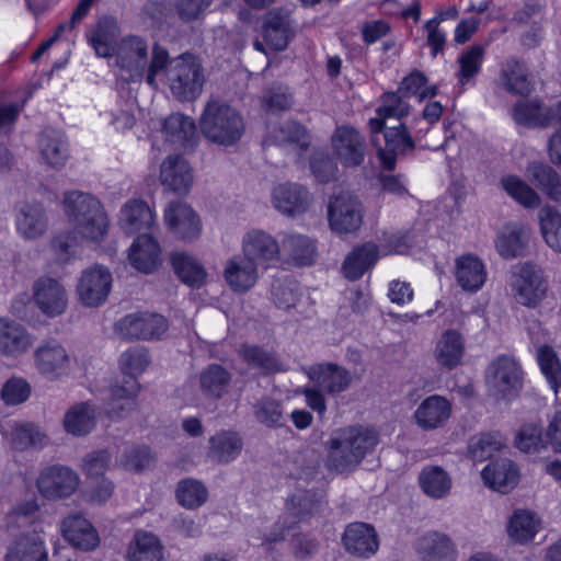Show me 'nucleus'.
<instances>
[{
  "instance_id": "1",
  "label": "nucleus",
  "mask_w": 561,
  "mask_h": 561,
  "mask_svg": "<svg viewBox=\"0 0 561 561\" xmlns=\"http://www.w3.org/2000/svg\"><path fill=\"white\" fill-rule=\"evenodd\" d=\"M163 75L172 95L181 101H194L203 92L204 69L192 54H182L171 58L167 48L154 43L150 50V65L146 82L157 88V78Z\"/></svg>"
},
{
  "instance_id": "2",
  "label": "nucleus",
  "mask_w": 561,
  "mask_h": 561,
  "mask_svg": "<svg viewBox=\"0 0 561 561\" xmlns=\"http://www.w3.org/2000/svg\"><path fill=\"white\" fill-rule=\"evenodd\" d=\"M378 443V434L373 428L350 426L340 430L325 443V466L337 473L351 472Z\"/></svg>"
},
{
  "instance_id": "3",
  "label": "nucleus",
  "mask_w": 561,
  "mask_h": 561,
  "mask_svg": "<svg viewBox=\"0 0 561 561\" xmlns=\"http://www.w3.org/2000/svg\"><path fill=\"white\" fill-rule=\"evenodd\" d=\"M65 213L80 239L100 242L108 230V219L100 201L89 193L71 191L64 196Z\"/></svg>"
},
{
  "instance_id": "4",
  "label": "nucleus",
  "mask_w": 561,
  "mask_h": 561,
  "mask_svg": "<svg viewBox=\"0 0 561 561\" xmlns=\"http://www.w3.org/2000/svg\"><path fill=\"white\" fill-rule=\"evenodd\" d=\"M199 127L209 142L221 147L236 146L245 131L242 115L220 100H209L206 103L199 118Z\"/></svg>"
},
{
  "instance_id": "5",
  "label": "nucleus",
  "mask_w": 561,
  "mask_h": 561,
  "mask_svg": "<svg viewBox=\"0 0 561 561\" xmlns=\"http://www.w3.org/2000/svg\"><path fill=\"white\" fill-rule=\"evenodd\" d=\"M115 65L119 68L121 77L125 81H141L146 79L149 65V47L145 38L137 35L123 37L116 44Z\"/></svg>"
},
{
  "instance_id": "6",
  "label": "nucleus",
  "mask_w": 561,
  "mask_h": 561,
  "mask_svg": "<svg viewBox=\"0 0 561 561\" xmlns=\"http://www.w3.org/2000/svg\"><path fill=\"white\" fill-rule=\"evenodd\" d=\"M330 228L339 234L355 232L363 222V205L350 192H340L328 205Z\"/></svg>"
},
{
  "instance_id": "7",
  "label": "nucleus",
  "mask_w": 561,
  "mask_h": 561,
  "mask_svg": "<svg viewBox=\"0 0 561 561\" xmlns=\"http://www.w3.org/2000/svg\"><path fill=\"white\" fill-rule=\"evenodd\" d=\"M164 317L150 312L129 313L115 323V333L127 341L160 339L168 330Z\"/></svg>"
},
{
  "instance_id": "8",
  "label": "nucleus",
  "mask_w": 561,
  "mask_h": 561,
  "mask_svg": "<svg viewBox=\"0 0 561 561\" xmlns=\"http://www.w3.org/2000/svg\"><path fill=\"white\" fill-rule=\"evenodd\" d=\"M511 286L515 300L526 307H536L548 289L542 272L531 264H524L512 275Z\"/></svg>"
},
{
  "instance_id": "9",
  "label": "nucleus",
  "mask_w": 561,
  "mask_h": 561,
  "mask_svg": "<svg viewBox=\"0 0 561 561\" xmlns=\"http://www.w3.org/2000/svg\"><path fill=\"white\" fill-rule=\"evenodd\" d=\"M80 483L78 473L69 467L54 465L45 468L37 478L39 493L48 500L71 496Z\"/></svg>"
},
{
  "instance_id": "10",
  "label": "nucleus",
  "mask_w": 561,
  "mask_h": 561,
  "mask_svg": "<svg viewBox=\"0 0 561 561\" xmlns=\"http://www.w3.org/2000/svg\"><path fill=\"white\" fill-rule=\"evenodd\" d=\"M112 288V274L102 265L84 270L77 283L79 301L85 307H99L105 302Z\"/></svg>"
},
{
  "instance_id": "11",
  "label": "nucleus",
  "mask_w": 561,
  "mask_h": 561,
  "mask_svg": "<svg viewBox=\"0 0 561 561\" xmlns=\"http://www.w3.org/2000/svg\"><path fill=\"white\" fill-rule=\"evenodd\" d=\"M32 298L37 309L48 318L59 317L68 308V293L65 286L53 277L37 278L32 287Z\"/></svg>"
},
{
  "instance_id": "12",
  "label": "nucleus",
  "mask_w": 561,
  "mask_h": 561,
  "mask_svg": "<svg viewBox=\"0 0 561 561\" xmlns=\"http://www.w3.org/2000/svg\"><path fill=\"white\" fill-rule=\"evenodd\" d=\"M331 144L337 160L345 168L359 167L365 159L366 142L360 133L350 125L336 127Z\"/></svg>"
},
{
  "instance_id": "13",
  "label": "nucleus",
  "mask_w": 561,
  "mask_h": 561,
  "mask_svg": "<svg viewBox=\"0 0 561 561\" xmlns=\"http://www.w3.org/2000/svg\"><path fill=\"white\" fill-rule=\"evenodd\" d=\"M164 221L172 234L185 242L197 240L202 233L199 216L183 202L168 204L164 209Z\"/></svg>"
},
{
  "instance_id": "14",
  "label": "nucleus",
  "mask_w": 561,
  "mask_h": 561,
  "mask_svg": "<svg viewBox=\"0 0 561 561\" xmlns=\"http://www.w3.org/2000/svg\"><path fill=\"white\" fill-rule=\"evenodd\" d=\"M33 357L38 374L50 381L60 379L70 369L69 354L61 344L55 341L39 345L34 351Z\"/></svg>"
},
{
  "instance_id": "15",
  "label": "nucleus",
  "mask_w": 561,
  "mask_h": 561,
  "mask_svg": "<svg viewBox=\"0 0 561 561\" xmlns=\"http://www.w3.org/2000/svg\"><path fill=\"white\" fill-rule=\"evenodd\" d=\"M242 254L257 266H268L279 259L280 247L270 233L253 229L242 238Z\"/></svg>"
},
{
  "instance_id": "16",
  "label": "nucleus",
  "mask_w": 561,
  "mask_h": 561,
  "mask_svg": "<svg viewBox=\"0 0 561 561\" xmlns=\"http://www.w3.org/2000/svg\"><path fill=\"white\" fill-rule=\"evenodd\" d=\"M486 381L502 397L517 391L522 386V371L517 362L508 356H500L486 369Z\"/></svg>"
},
{
  "instance_id": "17",
  "label": "nucleus",
  "mask_w": 561,
  "mask_h": 561,
  "mask_svg": "<svg viewBox=\"0 0 561 561\" xmlns=\"http://www.w3.org/2000/svg\"><path fill=\"white\" fill-rule=\"evenodd\" d=\"M385 146L379 147L378 157L382 167L387 170H393L398 156H404L415 148L414 139L409 133L407 126L399 123L394 126L386 125L382 129Z\"/></svg>"
},
{
  "instance_id": "18",
  "label": "nucleus",
  "mask_w": 561,
  "mask_h": 561,
  "mask_svg": "<svg viewBox=\"0 0 561 561\" xmlns=\"http://www.w3.org/2000/svg\"><path fill=\"white\" fill-rule=\"evenodd\" d=\"M311 199L309 191L297 183L279 184L272 194L274 207L283 215L290 217L306 213Z\"/></svg>"
},
{
  "instance_id": "19",
  "label": "nucleus",
  "mask_w": 561,
  "mask_h": 561,
  "mask_svg": "<svg viewBox=\"0 0 561 561\" xmlns=\"http://www.w3.org/2000/svg\"><path fill=\"white\" fill-rule=\"evenodd\" d=\"M451 415V403L439 394L425 398L415 409L413 420L424 431L443 427Z\"/></svg>"
},
{
  "instance_id": "20",
  "label": "nucleus",
  "mask_w": 561,
  "mask_h": 561,
  "mask_svg": "<svg viewBox=\"0 0 561 561\" xmlns=\"http://www.w3.org/2000/svg\"><path fill=\"white\" fill-rule=\"evenodd\" d=\"M342 541L345 550L356 557L369 558L379 548L375 528L362 522L350 524L344 530Z\"/></svg>"
},
{
  "instance_id": "21",
  "label": "nucleus",
  "mask_w": 561,
  "mask_h": 561,
  "mask_svg": "<svg viewBox=\"0 0 561 561\" xmlns=\"http://www.w3.org/2000/svg\"><path fill=\"white\" fill-rule=\"evenodd\" d=\"M33 337L25 327L14 320L0 318V355L18 358L27 353Z\"/></svg>"
},
{
  "instance_id": "22",
  "label": "nucleus",
  "mask_w": 561,
  "mask_h": 561,
  "mask_svg": "<svg viewBox=\"0 0 561 561\" xmlns=\"http://www.w3.org/2000/svg\"><path fill=\"white\" fill-rule=\"evenodd\" d=\"M454 275L457 285L466 293L479 291L488 278L486 266L474 254H463L455 260Z\"/></svg>"
},
{
  "instance_id": "23",
  "label": "nucleus",
  "mask_w": 561,
  "mask_h": 561,
  "mask_svg": "<svg viewBox=\"0 0 561 561\" xmlns=\"http://www.w3.org/2000/svg\"><path fill=\"white\" fill-rule=\"evenodd\" d=\"M15 226L25 240H36L48 230V218L39 204L21 203L15 208Z\"/></svg>"
},
{
  "instance_id": "24",
  "label": "nucleus",
  "mask_w": 561,
  "mask_h": 561,
  "mask_svg": "<svg viewBox=\"0 0 561 561\" xmlns=\"http://www.w3.org/2000/svg\"><path fill=\"white\" fill-rule=\"evenodd\" d=\"M465 353L463 335L456 329H448L437 340L433 356L439 368L453 370L461 365Z\"/></svg>"
},
{
  "instance_id": "25",
  "label": "nucleus",
  "mask_w": 561,
  "mask_h": 561,
  "mask_svg": "<svg viewBox=\"0 0 561 561\" xmlns=\"http://www.w3.org/2000/svg\"><path fill=\"white\" fill-rule=\"evenodd\" d=\"M404 95L399 91L387 92L381 96V104L376 110V117L368 121L371 141L375 142V136L382 131L388 119L397 118L398 121L408 116L410 113V104L404 100Z\"/></svg>"
},
{
  "instance_id": "26",
  "label": "nucleus",
  "mask_w": 561,
  "mask_h": 561,
  "mask_svg": "<svg viewBox=\"0 0 561 561\" xmlns=\"http://www.w3.org/2000/svg\"><path fill=\"white\" fill-rule=\"evenodd\" d=\"M5 561H48L47 550L41 534L32 529L16 536L9 547Z\"/></svg>"
},
{
  "instance_id": "27",
  "label": "nucleus",
  "mask_w": 561,
  "mask_h": 561,
  "mask_svg": "<svg viewBox=\"0 0 561 561\" xmlns=\"http://www.w3.org/2000/svg\"><path fill=\"white\" fill-rule=\"evenodd\" d=\"M61 531L65 539L78 549L89 551L99 546L100 539L95 528L79 513L62 520Z\"/></svg>"
},
{
  "instance_id": "28",
  "label": "nucleus",
  "mask_w": 561,
  "mask_h": 561,
  "mask_svg": "<svg viewBox=\"0 0 561 561\" xmlns=\"http://www.w3.org/2000/svg\"><path fill=\"white\" fill-rule=\"evenodd\" d=\"M160 180L168 190L185 194L193 184L192 169L181 156H169L161 164Z\"/></svg>"
},
{
  "instance_id": "29",
  "label": "nucleus",
  "mask_w": 561,
  "mask_h": 561,
  "mask_svg": "<svg viewBox=\"0 0 561 561\" xmlns=\"http://www.w3.org/2000/svg\"><path fill=\"white\" fill-rule=\"evenodd\" d=\"M257 268L259 266L243 254L234 255L227 261L224 277L233 291L245 293L255 285Z\"/></svg>"
},
{
  "instance_id": "30",
  "label": "nucleus",
  "mask_w": 561,
  "mask_h": 561,
  "mask_svg": "<svg viewBox=\"0 0 561 561\" xmlns=\"http://www.w3.org/2000/svg\"><path fill=\"white\" fill-rule=\"evenodd\" d=\"M243 440L234 431H220L208 440L207 458L218 465H227L241 454Z\"/></svg>"
},
{
  "instance_id": "31",
  "label": "nucleus",
  "mask_w": 561,
  "mask_h": 561,
  "mask_svg": "<svg viewBox=\"0 0 561 561\" xmlns=\"http://www.w3.org/2000/svg\"><path fill=\"white\" fill-rule=\"evenodd\" d=\"M419 554L424 561H455L457 548L451 539L442 533L430 531L416 542Z\"/></svg>"
},
{
  "instance_id": "32",
  "label": "nucleus",
  "mask_w": 561,
  "mask_h": 561,
  "mask_svg": "<svg viewBox=\"0 0 561 561\" xmlns=\"http://www.w3.org/2000/svg\"><path fill=\"white\" fill-rule=\"evenodd\" d=\"M293 36V23L288 13L271 11L266 14L263 24V37L265 44L272 50L285 49Z\"/></svg>"
},
{
  "instance_id": "33",
  "label": "nucleus",
  "mask_w": 561,
  "mask_h": 561,
  "mask_svg": "<svg viewBox=\"0 0 561 561\" xmlns=\"http://www.w3.org/2000/svg\"><path fill=\"white\" fill-rule=\"evenodd\" d=\"M140 385L134 378L123 379L122 385L111 387V399L107 403V414L112 419H123L137 408L136 398Z\"/></svg>"
},
{
  "instance_id": "34",
  "label": "nucleus",
  "mask_w": 561,
  "mask_h": 561,
  "mask_svg": "<svg viewBox=\"0 0 561 561\" xmlns=\"http://www.w3.org/2000/svg\"><path fill=\"white\" fill-rule=\"evenodd\" d=\"M481 476L485 485L501 493H507L517 485L519 471L511 459L503 458L489 463Z\"/></svg>"
},
{
  "instance_id": "35",
  "label": "nucleus",
  "mask_w": 561,
  "mask_h": 561,
  "mask_svg": "<svg viewBox=\"0 0 561 561\" xmlns=\"http://www.w3.org/2000/svg\"><path fill=\"white\" fill-rule=\"evenodd\" d=\"M128 261L133 267L151 273L160 264V247L147 232L137 237L129 248Z\"/></svg>"
},
{
  "instance_id": "36",
  "label": "nucleus",
  "mask_w": 561,
  "mask_h": 561,
  "mask_svg": "<svg viewBox=\"0 0 561 561\" xmlns=\"http://www.w3.org/2000/svg\"><path fill=\"white\" fill-rule=\"evenodd\" d=\"M309 376L320 390L330 394L345 391L352 382L351 373L336 364L312 367Z\"/></svg>"
},
{
  "instance_id": "37",
  "label": "nucleus",
  "mask_w": 561,
  "mask_h": 561,
  "mask_svg": "<svg viewBox=\"0 0 561 561\" xmlns=\"http://www.w3.org/2000/svg\"><path fill=\"white\" fill-rule=\"evenodd\" d=\"M162 133L167 141L178 147L192 148L197 140L194 121L181 113H173L163 121Z\"/></svg>"
},
{
  "instance_id": "38",
  "label": "nucleus",
  "mask_w": 561,
  "mask_h": 561,
  "mask_svg": "<svg viewBox=\"0 0 561 561\" xmlns=\"http://www.w3.org/2000/svg\"><path fill=\"white\" fill-rule=\"evenodd\" d=\"M152 222V211L142 201H129L121 210L119 225L127 234H141L146 232V230L150 229Z\"/></svg>"
},
{
  "instance_id": "39",
  "label": "nucleus",
  "mask_w": 561,
  "mask_h": 561,
  "mask_svg": "<svg viewBox=\"0 0 561 561\" xmlns=\"http://www.w3.org/2000/svg\"><path fill=\"white\" fill-rule=\"evenodd\" d=\"M163 546L152 533L138 530L128 543L127 561H162Z\"/></svg>"
},
{
  "instance_id": "40",
  "label": "nucleus",
  "mask_w": 561,
  "mask_h": 561,
  "mask_svg": "<svg viewBox=\"0 0 561 561\" xmlns=\"http://www.w3.org/2000/svg\"><path fill=\"white\" fill-rule=\"evenodd\" d=\"M379 257V248L373 242L356 247L343 263V274L351 280H356L373 267Z\"/></svg>"
},
{
  "instance_id": "41",
  "label": "nucleus",
  "mask_w": 561,
  "mask_h": 561,
  "mask_svg": "<svg viewBox=\"0 0 561 561\" xmlns=\"http://www.w3.org/2000/svg\"><path fill=\"white\" fill-rule=\"evenodd\" d=\"M280 251L287 256L288 262L296 266L312 264L317 255L313 241L309 237L299 233L285 234Z\"/></svg>"
},
{
  "instance_id": "42",
  "label": "nucleus",
  "mask_w": 561,
  "mask_h": 561,
  "mask_svg": "<svg viewBox=\"0 0 561 561\" xmlns=\"http://www.w3.org/2000/svg\"><path fill=\"white\" fill-rule=\"evenodd\" d=\"M238 353L250 368L256 369L264 375L286 370L284 364L274 352L259 345L244 344L239 348Z\"/></svg>"
},
{
  "instance_id": "43",
  "label": "nucleus",
  "mask_w": 561,
  "mask_h": 561,
  "mask_svg": "<svg viewBox=\"0 0 561 561\" xmlns=\"http://www.w3.org/2000/svg\"><path fill=\"white\" fill-rule=\"evenodd\" d=\"M264 142L280 147L296 146L299 149H307L310 145V136L305 126L298 122L288 121L274 127Z\"/></svg>"
},
{
  "instance_id": "44",
  "label": "nucleus",
  "mask_w": 561,
  "mask_h": 561,
  "mask_svg": "<svg viewBox=\"0 0 561 561\" xmlns=\"http://www.w3.org/2000/svg\"><path fill=\"white\" fill-rule=\"evenodd\" d=\"M232 374L219 364H210L199 374V387L203 393L213 399H220L228 393Z\"/></svg>"
},
{
  "instance_id": "45",
  "label": "nucleus",
  "mask_w": 561,
  "mask_h": 561,
  "mask_svg": "<svg viewBox=\"0 0 561 561\" xmlns=\"http://www.w3.org/2000/svg\"><path fill=\"white\" fill-rule=\"evenodd\" d=\"M39 150L43 159L53 168H61L68 160V144L64 133L45 129L39 139Z\"/></svg>"
},
{
  "instance_id": "46",
  "label": "nucleus",
  "mask_w": 561,
  "mask_h": 561,
  "mask_svg": "<svg viewBox=\"0 0 561 561\" xmlns=\"http://www.w3.org/2000/svg\"><path fill=\"white\" fill-rule=\"evenodd\" d=\"M96 408L90 402L71 407L65 414L64 426L73 436H84L95 426Z\"/></svg>"
},
{
  "instance_id": "47",
  "label": "nucleus",
  "mask_w": 561,
  "mask_h": 561,
  "mask_svg": "<svg viewBox=\"0 0 561 561\" xmlns=\"http://www.w3.org/2000/svg\"><path fill=\"white\" fill-rule=\"evenodd\" d=\"M550 107H543L535 100H520L513 107L514 121L529 128L551 126Z\"/></svg>"
},
{
  "instance_id": "48",
  "label": "nucleus",
  "mask_w": 561,
  "mask_h": 561,
  "mask_svg": "<svg viewBox=\"0 0 561 561\" xmlns=\"http://www.w3.org/2000/svg\"><path fill=\"white\" fill-rule=\"evenodd\" d=\"M527 230L516 224L505 226L495 240L499 254L504 259L520 256L528 242Z\"/></svg>"
},
{
  "instance_id": "49",
  "label": "nucleus",
  "mask_w": 561,
  "mask_h": 561,
  "mask_svg": "<svg viewBox=\"0 0 561 561\" xmlns=\"http://www.w3.org/2000/svg\"><path fill=\"white\" fill-rule=\"evenodd\" d=\"M540 527V519L534 512L517 510L508 520L507 533L515 542L527 543L534 539Z\"/></svg>"
},
{
  "instance_id": "50",
  "label": "nucleus",
  "mask_w": 561,
  "mask_h": 561,
  "mask_svg": "<svg viewBox=\"0 0 561 561\" xmlns=\"http://www.w3.org/2000/svg\"><path fill=\"white\" fill-rule=\"evenodd\" d=\"M422 491L432 499H443L451 490L450 476L439 466H426L419 474Z\"/></svg>"
},
{
  "instance_id": "51",
  "label": "nucleus",
  "mask_w": 561,
  "mask_h": 561,
  "mask_svg": "<svg viewBox=\"0 0 561 561\" xmlns=\"http://www.w3.org/2000/svg\"><path fill=\"white\" fill-rule=\"evenodd\" d=\"M172 266L179 278L191 287H201L206 279L203 265L186 252H174L171 255Z\"/></svg>"
},
{
  "instance_id": "52",
  "label": "nucleus",
  "mask_w": 561,
  "mask_h": 561,
  "mask_svg": "<svg viewBox=\"0 0 561 561\" xmlns=\"http://www.w3.org/2000/svg\"><path fill=\"white\" fill-rule=\"evenodd\" d=\"M528 178L551 199L561 203V178L550 165L534 162L527 168Z\"/></svg>"
},
{
  "instance_id": "53",
  "label": "nucleus",
  "mask_w": 561,
  "mask_h": 561,
  "mask_svg": "<svg viewBox=\"0 0 561 561\" xmlns=\"http://www.w3.org/2000/svg\"><path fill=\"white\" fill-rule=\"evenodd\" d=\"M117 26L113 20L98 22L89 35V42L100 57H112L116 48Z\"/></svg>"
},
{
  "instance_id": "54",
  "label": "nucleus",
  "mask_w": 561,
  "mask_h": 561,
  "mask_svg": "<svg viewBox=\"0 0 561 561\" xmlns=\"http://www.w3.org/2000/svg\"><path fill=\"white\" fill-rule=\"evenodd\" d=\"M500 79L504 88L511 93L524 95L530 92L531 87L527 69L524 64L514 58L502 65Z\"/></svg>"
},
{
  "instance_id": "55",
  "label": "nucleus",
  "mask_w": 561,
  "mask_h": 561,
  "mask_svg": "<svg viewBox=\"0 0 561 561\" xmlns=\"http://www.w3.org/2000/svg\"><path fill=\"white\" fill-rule=\"evenodd\" d=\"M175 495L180 505L193 510L207 501L208 491L201 481L186 478L178 483Z\"/></svg>"
},
{
  "instance_id": "56",
  "label": "nucleus",
  "mask_w": 561,
  "mask_h": 561,
  "mask_svg": "<svg viewBox=\"0 0 561 561\" xmlns=\"http://www.w3.org/2000/svg\"><path fill=\"white\" fill-rule=\"evenodd\" d=\"M253 415L257 423L268 428L282 427L286 417L282 403L271 398H262L253 404Z\"/></svg>"
},
{
  "instance_id": "57",
  "label": "nucleus",
  "mask_w": 561,
  "mask_h": 561,
  "mask_svg": "<svg viewBox=\"0 0 561 561\" xmlns=\"http://www.w3.org/2000/svg\"><path fill=\"white\" fill-rule=\"evenodd\" d=\"M539 222L546 243L556 252H561V215L551 206L539 211Z\"/></svg>"
},
{
  "instance_id": "58",
  "label": "nucleus",
  "mask_w": 561,
  "mask_h": 561,
  "mask_svg": "<svg viewBox=\"0 0 561 561\" xmlns=\"http://www.w3.org/2000/svg\"><path fill=\"white\" fill-rule=\"evenodd\" d=\"M501 185L512 198L526 208H537L541 203L539 195L516 175L502 178Z\"/></svg>"
},
{
  "instance_id": "59",
  "label": "nucleus",
  "mask_w": 561,
  "mask_h": 561,
  "mask_svg": "<svg viewBox=\"0 0 561 561\" xmlns=\"http://www.w3.org/2000/svg\"><path fill=\"white\" fill-rule=\"evenodd\" d=\"M321 506L320 499L311 491H299L294 494L287 504V514L291 520L298 523L313 514Z\"/></svg>"
},
{
  "instance_id": "60",
  "label": "nucleus",
  "mask_w": 561,
  "mask_h": 561,
  "mask_svg": "<svg viewBox=\"0 0 561 561\" xmlns=\"http://www.w3.org/2000/svg\"><path fill=\"white\" fill-rule=\"evenodd\" d=\"M537 360L550 387L557 393L561 388V363L554 350L548 345L537 348Z\"/></svg>"
},
{
  "instance_id": "61",
  "label": "nucleus",
  "mask_w": 561,
  "mask_h": 561,
  "mask_svg": "<svg viewBox=\"0 0 561 561\" xmlns=\"http://www.w3.org/2000/svg\"><path fill=\"white\" fill-rule=\"evenodd\" d=\"M150 364L148 351L141 346L130 347L119 357V367L125 375L124 379L134 378L142 374Z\"/></svg>"
},
{
  "instance_id": "62",
  "label": "nucleus",
  "mask_w": 561,
  "mask_h": 561,
  "mask_svg": "<svg viewBox=\"0 0 561 561\" xmlns=\"http://www.w3.org/2000/svg\"><path fill=\"white\" fill-rule=\"evenodd\" d=\"M47 443V435L35 424H19L12 431V445L16 449L24 450L30 447H44Z\"/></svg>"
},
{
  "instance_id": "63",
  "label": "nucleus",
  "mask_w": 561,
  "mask_h": 561,
  "mask_svg": "<svg viewBox=\"0 0 561 561\" xmlns=\"http://www.w3.org/2000/svg\"><path fill=\"white\" fill-rule=\"evenodd\" d=\"M485 49L482 45H472L467 51L461 54L458 59L459 72L458 80L461 85L470 82L481 70Z\"/></svg>"
},
{
  "instance_id": "64",
  "label": "nucleus",
  "mask_w": 561,
  "mask_h": 561,
  "mask_svg": "<svg viewBox=\"0 0 561 561\" xmlns=\"http://www.w3.org/2000/svg\"><path fill=\"white\" fill-rule=\"evenodd\" d=\"M548 445V439L542 436L541 427L536 424L522 426L515 437V446L526 454L540 453L546 449Z\"/></svg>"
}]
</instances>
